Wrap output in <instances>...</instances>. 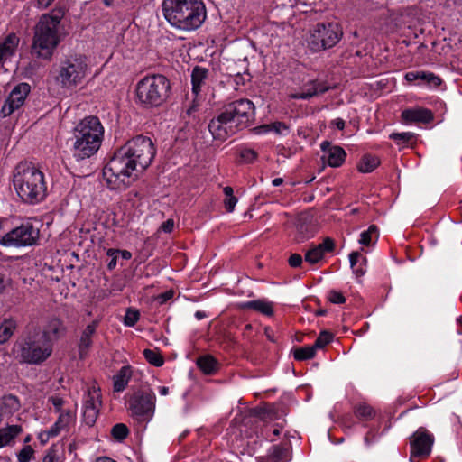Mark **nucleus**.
<instances>
[{"mask_svg": "<svg viewBox=\"0 0 462 462\" xmlns=\"http://www.w3.org/2000/svg\"><path fill=\"white\" fill-rule=\"evenodd\" d=\"M156 150L152 141L137 135L121 146L103 169V176L112 189L130 184L134 172H143L152 163Z\"/></svg>", "mask_w": 462, "mask_h": 462, "instance_id": "1", "label": "nucleus"}, {"mask_svg": "<svg viewBox=\"0 0 462 462\" xmlns=\"http://www.w3.org/2000/svg\"><path fill=\"white\" fill-rule=\"evenodd\" d=\"M255 116V106L247 98H240L225 104L218 115L208 124L214 139L225 141L239 131L248 127Z\"/></svg>", "mask_w": 462, "mask_h": 462, "instance_id": "2", "label": "nucleus"}, {"mask_svg": "<svg viewBox=\"0 0 462 462\" xmlns=\"http://www.w3.org/2000/svg\"><path fill=\"white\" fill-rule=\"evenodd\" d=\"M66 10L56 6L51 12L42 14L34 27L32 43V55L50 60L54 50L61 42L60 24Z\"/></svg>", "mask_w": 462, "mask_h": 462, "instance_id": "3", "label": "nucleus"}, {"mask_svg": "<svg viewBox=\"0 0 462 462\" xmlns=\"http://www.w3.org/2000/svg\"><path fill=\"white\" fill-rule=\"evenodd\" d=\"M162 11L172 26L183 31L199 28L207 17L202 0H164Z\"/></svg>", "mask_w": 462, "mask_h": 462, "instance_id": "4", "label": "nucleus"}, {"mask_svg": "<svg viewBox=\"0 0 462 462\" xmlns=\"http://www.w3.org/2000/svg\"><path fill=\"white\" fill-rule=\"evenodd\" d=\"M14 186L21 199L29 204L43 200L47 194L43 173L27 162H21L16 166Z\"/></svg>", "mask_w": 462, "mask_h": 462, "instance_id": "5", "label": "nucleus"}, {"mask_svg": "<svg viewBox=\"0 0 462 462\" xmlns=\"http://www.w3.org/2000/svg\"><path fill=\"white\" fill-rule=\"evenodd\" d=\"M74 157L78 160L89 158L100 148L104 127L97 116H87L74 128Z\"/></svg>", "mask_w": 462, "mask_h": 462, "instance_id": "6", "label": "nucleus"}, {"mask_svg": "<svg viewBox=\"0 0 462 462\" xmlns=\"http://www.w3.org/2000/svg\"><path fill=\"white\" fill-rule=\"evenodd\" d=\"M136 102L144 108L159 107L170 98L171 86L170 80L162 74L147 75L138 81Z\"/></svg>", "mask_w": 462, "mask_h": 462, "instance_id": "7", "label": "nucleus"}, {"mask_svg": "<svg viewBox=\"0 0 462 462\" xmlns=\"http://www.w3.org/2000/svg\"><path fill=\"white\" fill-rule=\"evenodd\" d=\"M13 353L21 363L40 365L51 356L52 345L46 338V334L37 329L18 339L14 345Z\"/></svg>", "mask_w": 462, "mask_h": 462, "instance_id": "8", "label": "nucleus"}, {"mask_svg": "<svg viewBox=\"0 0 462 462\" xmlns=\"http://www.w3.org/2000/svg\"><path fill=\"white\" fill-rule=\"evenodd\" d=\"M343 31L337 23H318L310 30L308 47L315 52L334 47L342 38Z\"/></svg>", "mask_w": 462, "mask_h": 462, "instance_id": "9", "label": "nucleus"}, {"mask_svg": "<svg viewBox=\"0 0 462 462\" xmlns=\"http://www.w3.org/2000/svg\"><path fill=\"white\" fill-rule=\"evenodd\" d=\"M86 70L87 63L83 56H70L60 62L56 80L62 88H72L81 83Z\"/></svg>", "mask_w": 462, "mask_h": 462, "instance_id": "10", "label": "nucleus"}, {"mask_svg": "<svg viewBox=\"0 0 462 462\" xmlns=\"http://www.w3.org/2000/svg\"><path fill=\"white\" fill-rule=\"evenodd\" d=\"M40 238V227L38 223L27 220L19 226L13 228L0 238L3 246H32L37 244Z\"/></svg>", "mask_w": 462, "mask_h": 462, "instance_id": "11", "label": "nucleus"}, {"mask_svg": "<svg viewBox=\"0 0 462 462\" xmlns=\"http://www.w3.org/2000/svg\"><path fill=\"white\" fill-rule=\"evenodd\" d=\"M128 409L131 416L137 421L150 420L155 409V395L152 392L137 391L128 401Z\"/></svg>", "mask_w": 462, "mask_h": 462, "instance_id": "12", "label": "nucleus"}, {"mask_svg": "<svg viewBox=\"0 0 462 462\" xmlns=\"http://www.w3.org/2000/svg\"><path fill=\"white\" fill-rule=\"evenodd\" d=\"M433 443L434 436L425 428H419L411 438V460L414 457H428L431 452Z\"/></svg>", "mask_w": 462, "mask_h": 462, "instance_id": "13", "label": "nucleus"}, {"mask_svg": "<svg viewBox=\"0 0 462 462\" xmlns=\"http://www.w3.org/2000/svg\"><path fill=\"white\" fill-rule=\"evenodd\" d=\"M31 91V86L28 83H20L11 91L5 103L0 110V116L6 117L12 115L16 109L20 108Z\"/></svg>", "mask_w": 462, "mask_h": 462, "instance_id": "14", "label": "nucleus"}, {"mask_svg": "<svg viewBox=\"0 0 462 462\" xmlns=\"http://www.w3.org/2000/svg\"><path fill=\"white\" fill-rule=\"evenodd\" d=\"M100 397L98 389L93 387L88 390L83 408V419L88 426H92L96 422L101 406Z\"/></svg>", "mask_w": 462, "mask_h": 462, "instance_id": "15", "label": "nucleus"}, {"mask_svg": "<svg viewBox=\"0 0 462 462\" xmlns=\"http://www.w3.org/2000/svg\"><path fill=\"white\" fill-rule=\"evenodd\" d=\"M98 324L99 320L95 319L83 330L79 343V355L80 359L86 356L88 349L92 346V336L95 334Z\"/></svg>", "mask_w": 462, "mask_h": 462, "instance_id": "16", "label": "nucleus"}, {"mask_svg": "<svg viewBox=\"0 0 462 462\" xmlns=\"http://www.w3.org/2000/svg\"><path fill=\"white\" fill-rule=\"evenodd\" d=\"M329 89V87L323 81L312 80L307 83L301 93L294 95V98L308 99L316 95L323 94Z\"/></svg>", "mask_w": 462, "mask_h": 462, "instance_id": "17", "label": "nucleus"}, {"mask_svg": "<svg viewBox=\"0 0 462 462\" xmlns=\"http://www.w3.org/2000/svg\"><path fill=\"white\" fill-rule=\"evenodd\" d=\"M402 117L406 122L430 123L433 120V114L426 108L406 109L402 111Z\"/></svg>", "mask_w": 462, "mask_h": 462, "instance_id": "18", "label": "nucleus"}, {"mask_svg": "<svg viewBox=\"0 0 462 462\" xmlns=\"http://www.w3.org/2000/svg\"><path fill=\"white\" fill-rule=\"evenodd\" d=\"M267 462H288L291 459L289 443L273 445L267 457Z\"/></svg>", "mask_w": 462, "mask_h": 462, "instance_id": "19", "label": "nucleus"}, {"mask_svg": "<svg viewBox=\"0 0 462 462\" xmlns=\"http://www.w3.org/2000/svg\"><path fill=\"white\" fill-rule=\"evenodd\" d=\"M405 79L409 82L420 79L430 87H439L442 82L440 78L428 71H409L405 74Z\"/></svg>", "mask_w": 462, "mask_h": 462, "instance_id": "20", "label": "nucleus"}, {"mask_svg": "<svg viewBox=\"0 0 462 462\" xmlns=\"http://www.w3.org/2000/svg\"><path fill=\"white\" fill-rule=\"evenodd\" d=\"M19 43V38L14 34H9L5 41L0 43V66L4 60L13 56Z\"/></svg>", "mask_w": 462, "mask_h": 462, "instance_id": "21", "label": "nucleus"}, {"mask_svg": "<svg viewBox=\"0 0 462 462\" xmlns=\"http://www.w3.org/2000/svg\"><path fill=\"white\" fill-rule=\"evenodd\" d=\"M241 307L242 309L254 310L269 317L273 314V303L264 299L244 302Z\"/></svg>", "mask_w": 462, "mask_h": 462, "instance_id": "22", "label": "nucleus"}, {"mask_svg": "<svg viewBox=\"0 0 462 462\" xmlns=\"http://www.w3.org/2000/svg\"><path fill=\"white\" fill-rule=\"evenodd\" d=\"M250 416L263 421L273 420L278 418L277 411L274 405L254 408L250 411Z\"/></svg>", "mask_w": 462, "mask_h": 462, "instance_id": "23", "label": "nucleus"}, {"mask_svg": "<svg viewBox=\"0 0 462 462\" xmlns=\"http://www.w3.org/2000/svg\"><path fill=\"white\" fill-rule=\"evenodd\" d=\"M132 376V369L129 365L123 366L114 376V391L122 392L125 389Z\"/></svg>", "mask_w": 462, "mask_h": 462, "instance_id": "24", "label": "nucleus"}, {"mask_svg": "<svg viewBox=\"0 0 462 462\" xmlns=\"http://www.w3.org/2000/svg\"><path fill=\"white\" fill-rule=\"evenodd\" d=\"M208 69L199 66H196L191 73V83L192 92L197 96L200 90L202 85L205 84V80L208 78Z\"/></svg>", "mask_w": 462, "mask_h": 462, "instance_id": "25", "label": "nucleus"}, {"mask_svg": "<svg viewBox=\"0 0 462 462\" xmlns=\"http://www.w3.org/2000/svg\"><path fill=\"white\" fill-rule=\"evenodd\" d=\"M23 429L19 425H11L0 429V448L11 445L15 437H17Z\"/></svg>", "mask_w": 462, "mask_h": 462, "instance_id": "26", "label": "nucleus"}, {"mask_svg": "<svg viewBox=\"0 0 462 462\" xmlns=\"http://www.w3.org/2000/svg\"><path fill=\"white\" fill-rule=\"evenodd\" d=\"M66 331L63 322L60 319H51L43 331L41 333L46 334V338L50 340V336L60 337Z\"/></svg>", "mask_w": 462, "mask_h": 462, "instance_id": "27", "label": "nucleus"}, {"mask_svg": "<svg viewBox=\"0 0 462 462\" xmlns=\"http://www.w3.org/2000/svg\"><path fill=\"white\" fill-rule=\"evenodd\" d=\"M197 365L207 374H214L218 368V363L216 358L210 355L202 356L198 358Z\"/></svg>", "mask_w": 462, "mask_h": 462, "instance_id": "28", "label": "nucleus"}, {"mask_svg": "<svg viewBox=\"0 0 462 462\" xmlns=\"http://www.w3.org/2000/svg\"><path fill=\"white\" fill-rule=\"evenodd\" d=\"M346 153L340 146H334L329 149L327 155L328 164L331 167H339L346 160Z\"/></svg>", "mask_w": 462, "mask_h": 462, "instance_id": "29", "label": "nucleus"}, {"mask_svg": "<svg viewBox=\"0 0 462 462\" xmlns=\"http://www.w3.org/2000/svg\"><path fill=\"white\" fill-rule=\"evenodd\" d=\"M16 321L13 319H5L0 324V344H5L13 336L16 329Z\"/></svg>", "mask_w": 462, "mask_h": 462, "instance_id": "30", "label": "nucleus"}, {"mask_svg": "<svg viewBox=\"0 0 462 462\" xmlns=\"http://www.w3.org/2000/svg\"><path fill=\"white\" fill-rule=\"evenodd\" d=\"M379 163L380 162L377 157L366 154L362 157L357 168L361 172H371L379 165Z\"/></svg>", "mask_w": 462, "mask_h": 462, "instance_id": "31", "label": "nucleus"}, {"mask_svg": "<svg viewBox=\"0 0 462 462\" xmlns=\"http://www.w3.org/2000/svg\"><path fill=\"white\" fill-rule=\"evenodd\" d=\"M71 414L69 411L63 412L60 415L57 421L48 430L51 436L56 437L60 430L65 428L70 421Z\"/></svg>", "mask_w": 462, "mask_h": 462, "instance_id": "32", "label": "nucleus"}, {"mask_svg": "<svg viewBox=\"0 0 462 462\" xmlns=\"http://www.w3.org/2000/svg\"><path fill=\"white\" fill-rule=\"evenodd\" d=\"M316 351L312 346H306L293 350V356L298 361L311 359L315 356Z\"/></svg>", "mask_w": 462, "mask_h": 462, "instance_id": "33", "label": "nucleus"}, {"mask_svg": "<svg viewBox=\"0 0 462 462\" xmlns=\"http://www.w3.org/2000/svg\"><path fill=\"white\" fill-rule=\"evenodd\" d=\"M356 416L361 420H369L374 418V411L367 404H359L355 409Z\"/></svg>", "mask_w": 462, "mask_h": 462, "instance_id": "34", "label": "nucleus"}, {"mask_svg": "<svg viewBox=\"0 0 462 462\" xmlns=\"http://www.w3.org/2000/svg\"><path fill=\"white\" fill-rule=\"evenodd\" d=\"M143 356L146 360L154 366H162L164 363L162 356L155 350L145 349Z\"/></svg>", "mask_w": 462, "mask_h": 462, "instance_id": "35", "label": "nucleus"}, {"mask_svg": "<svg viewBox=\"0 0 462 462\" xmlns=\"http://www.w3.org/2000/svg\"><path fill=\"white\" fill-rule=\"evenodd\" d=\"M129 434V430L125 424L117 423L111 430V435L118 441L124 440Z\"/></svg>", "mask_w": 462, "mask_h": 462, "instance_id": "36", "label": "nucleus"}, {"mask_svg": "<svg viewBox=\"0 0 462 462\" xmlns=\"http://www.w3.org/2000/svg\"><path fill=\"white\" fill-rule=\"evenodd\" d=\"M323 254L321 252L320 246H313L309 251H307L305 254V261L310 264L317 263L319 260L323 258Z\"/></svg>", "mask_w": 462, "mask_h": 462, "instance_id": "37", "label": "nucleus"}, {"mask_svg": "<svg viewBox=\"0 0 462 462\" xmlns=\"http://www.w3.org/2000/svg\"><path fill=\"white\" fill-rule=\"evenodd\" d=\"M333 339V335L327 331H321L319 335L318 338L315 340L312 346L314 347V350L323 348L326 345H328L331 340Z\"/></svg>", "mask_w": 462, "mask_h": 462, "instance_id": "38", "label": "nucleus"}, {"mask_svg": "<svg viewBox=\"0 0 462 462\" xmlns=\"http://www.w3.org/2000/svg\"><path fill=\"white\" fill-rule=\"evenodd\" d=\"M414 137L412 133H393L390 134V139L395 141L398 145H404L408 143Z\"/></svg>", "mask_w": 462, "mask_h": 462, "instance_id": "39", "label": "nucleus"}, {"mask_svg": "<svg viewBox=\"0 0 462 462\" xmlns=\"http://www.w3.org/2000/svg\"><path fill=\"white\" fill-rule=\"evenodd\" d=\"M140 313L136 310L128 309L124 318V323L127 327H134L139 320Z\"/></svg>", "mask_w": 462, "mask_h": 462, "instance_id": "40", "label": "nucleus"}, {"mask_svg": "<svg viewBox=\"0 0 462 462\" xmlns=\"http://www.w3.org/2000/svg\"><path fill=\"white\" fill-rule=\"evenodd\" d=\"M34 453V450L31 446H25L22 448V450L18 453L17 458L19 462H30L32 457Z\"/></svg>", "mask_w": 462, "mask_h": 462, "instance_id": "41", "label": "nucleus"}, {"mask_svg": "<svg viewBox=\"0 0 462 462\" xmlns=\"http://www.w3.org/2000/svg\"><path fill=\"white\" fill-rule=\"evenodd\" d=\"M240 156L245 162H253L257 158V152L249 148L242 149L240 152Z\"/></svg>", "mask_w": 462, "mask_h": 462, "instance_id": "42", "label": "nucleus"}, {"mask_svg": "<svg viewBox=\"0 0 462 462\" xmlns=\"http://www.w3.org/2000/svg\"><path fill=\"white\" fill-rule=\"evenodd\" d=\"M297 230L301 235V239H306L313 235V232L310 230V226L306 223L301 222V220H299L297 224Z\"/></svg>", "mask_w": 462, "mask_h": 462, "instance_id": "43", "label": "nucleus"}, {"mask_svg": "<svg viewBox=\"0 0 462 462\" xmlns=\"http://www.w3.org/2000/svg\"><path fill=\"white\" fill-rule=\"evenodd\" d=\"M328 299L332 303L335 304H342L346 301V298L343 296V294L334 290L329 291Z\"/></svg>", "mask_w": 462, "mask_h": 462, "instance_id": "44", "label": "nucleus"}, {"mask_svg": "<svg viewBox=\"0 0 462 462\" xmlns=\"http://www.w3.org/2000/svg\"><path fill=\"white\" fill-rule=\"evenodd\" d=\"M317 246H320L321 252L324 254L325 252L333 251L335 244L333 239L327 237L324 239L323 243L318 245Z\"/></svg>", "mask_w": 462, "mask_h": 462, "instance_id": "45", "label": "nucleus"}, {"mask_svg": "<svg viewBox=\"0 0 462 462\" xmlns=\"http://www.w3.org/2000/svg\"><path fill=\"white\" fill-rule=\"evenodd\" d=\"M173 291H164L161 294H159L156 298H155V300L160 304V305H162L164 303H166L169 300H171L172 297H173Z\"/></svg>", "mask_w": 462, "mask_h": 462, "instance_id": "46", "label": "nucleus"}, {"mask_svg": "<svg viewBox=\"0 0 462 462\" xmlns=\"http://www.w3.org/2000/svg\"><path fill=\"white\" fill-rule=\"evenodd\" d=\"M114 254H121L122 258L125 260H129L132 257V254L126 250H118V249H108L107 255L113 256Z\"/></svg>", "mask_w": 462, "mask_h": 462, "instance_id": "47", "label": "nucleus"}, {"mask_svg": "<svg viewBox=\"0 0 462 462\" xmlns=\"http://www.w3.org/2000/svg\"><path fill=\"white\" fill-rule=\"evenodd\" d=\"M288 262L291 267H300L302 264V257L299 254H292L290 256Z\"/></svg>", "mask_w": 462, "mask_h": 462, "instance_id": "48", "label": "nucleus"}, {"mask_svg": "<svg viewBox=\"0 0 462 462\" xmlns=\"http://www.w3.org/2000/svg\"><path fill=\"white\" fill-rule=\"evenodd\" d=\"M270 126V132L273 131L276 134H282L283 130H288V126L282 122H275L269 125Z\"/></svg>", "mask_w": 462, "mask_h": 462, "instance_id": "49", "label": "nucleus"}, {"mask_svg": "<svg viewBox=\"0 0 462 462\" xmlns=\"http://www.w3.org/2000/svg\"><path fill=\"white\" fill-rule=\"evenodd\" d=\"M236 202H237V199L235 196L226 198L224 200V204H225V208H226V211L232 212L235 208Z\"/></svg>", "mask_w": 462, "mask_h": 462, "instance_id": "50", "label": "nucleus"}, {"mask_svg": "<svg viewBox=\"0 0 462 462\" xmlns=\"http://www.w3.org/2000/svg\"><path fill=\"white\" fill-rule=\"evenodd\" d=\"M10 284V279L3 273V267H0V293Z\"/></svg>", "mask_w": 462, "mask_h": 462, "instance_id": "51", "label": "nucleus"}, {"mask_svg": "<svg viewBox=\"0 0 462 462\" xmlns=\"http://www.w3.org/2000/svg\"><path fill=\"white\" fill-rule=\"evenodd\" d=\"M174 227V221L171 218L167 219L161 226V229L165 233H171Z\"/></svg>", "mask_w": 462, "mask_h": 462, "instance_id": "52", "label": "nucleus"}, {"mask_svg": "<svg viewBox=\"0 0 462 462\" xmlns=\"http://www.w3.org/2000/svg\"><path fill=\"white\" fill-rule=\"evenodd\" d=\"M251 132L254 134H263L270 132L269 125H263L251 129Z\"/></svg>", "mask_w": 462, "mask_h": 462, "instance_id": "53", "label": "nucleus"}, {"mask_svg": "<svg viewBox=\"0 0 462 462\" xmlns=\"http://www.w3.org/2000/svg\"><path fill=\"white\" fill-rule=\"evenodd\" d=\"M359 243L366 246L371 244V235H369V232L364 231L361 234Z\"/></svg>", "mask_w": 462, "mask_h": 462, "instance_id": "54", "label": "nucleus"}, {"mask_svg": "<svg viewBox=\"0 0 462 462\" xmlns=\"http://www.w3.org/2000/svg\"><path fill=\"white\" fill-rule=\"evenodd\" d=\"M359 257H360V253L357 252V251L352 252L349 254V262H350V266H351L352 269L357 263V261H358Z\"/></svg>", "mask_w": 462, "mask_h": 462, "instance_id": "55", "label": "nucleus"}, {"mask_svg": "<svg viewBox=\"0 0 462 462\" xmlns=\"http://www.w3.org/2000/svg\"><path fill=\"white\" fill-rule=\"evenodd\" d=\"M51 438H53V436H51L48 430L41 432L38 436V439L42 444L47 443Z\"/></svg>", "mask_w": 462, "mask_h": 462, "instance_id": "56", "label": "nucleus"}, {"mask_svg": "<svg viewBox=\"0 0 462 462\" xmlns=\"http://www.w3.org/2000/svg\"><path fill=\"white\" fill-rule=\"evenodd\" d=\"M54 0H37L36 2V7L39 9H46L48 8Z\"/></svg>", "mask_w": 462, "mask_h": 462, "instance_id": "57", "label": "nucleus"}, {"mask_svg": "<svg viewBox=\"0 0 462 462\" xmlns=\"http://www.w3.org/2000/svg\"><path fill=\"white\" fill-rule=\"evenodd\" d=\"M50 401L51 402V403L57 410H60L64 402L60 397H57V396L51 397Z\"/></svg>", "mask_w": 462, "mask_h": 462, "instance_id": "58", "label": "nucleus"}, {"mask_svg": "<svg viewBox=\"0 0 462 462\" xmlns=\"http://www.w3.org/2000/svg\"><path fill=\"white\" fill-rule=\"evenodd\" d=\"M334 146L331 145V143L328 141H324L320 144V148L323 152H325L327 155L328 154L329 149L333 148Z\"/></svg>", "mask_w": 462, "mask_h": 462, "instance_id": "59", "label": "nucleus"}, {"mask_svg": "<svg viewBox=\"0 0 462 462\" xmlns=\"http://www.w3.org/2000/svg\"><path fill=\"white\" fill-rule=\"evenodd\" d=\"M110 257H111V259H110V261L107 263V269L112 271L116 266L117 254H114L113 256H110Z\"/></svg>", "mask_w": 462, "mask_h": 462, "instance_id": "60", "label": "nucleus"}, {"mask_svg": "<svg viewBox=\"0 0 462 462\" xmlns=\"http://www.w3.org/2000/svg\"><path fill=\"white\" fill-rule=\"evenodd\" d=\"M333 125L338 129L343 130L345 127V121L341 118H337L333 121Z\"/></svg>", "mask_w": 462, "mask_h": 462, "instance_id": "61", "label": "nucleus"}, {"mask_svg": "<svg viewBox=\"0 0 462 462\" xmlns=\"http://www.w3.org/2000/svg\"><path fill=\"white\" fill-rule=\"evenodd\" d=\"M43 462H55V456L53 453L49 452L43 458Z\"/></svg>", "mask_w": 462, "mask_h": 462, "instance_id": "62", "label": "nucleus"}, {"mask_svg": "<svg viewBox=\"0 0 462 462\" xmlns=\"http://www.w3.org/2000/svg\"><path fill=\"white\" fill-rule=\"evenodd\" d=\"M224 194L226 195V198L233 197V189L229 186L225 187Z\"/></svg>", "mask_w": 462, "mask_h": 462, "instance_id": "63", "label": "nucleus"}, {"mask_svg": "<svg viewBox=\"0 0 462 462\" xmlns=\"http://www.w3.org/2000/svg\"><path fill=\"white\" fill-rule=\"evenodd\" d=\"M95 462H116L115 460L108 457H98Z\"/></svg>", "mask_w": 462, "mask_h": 462, "instance_id": "64", "label": "nucleus"}]
</instances>
